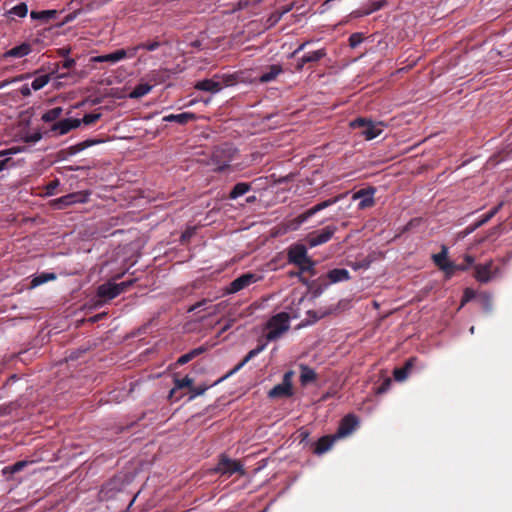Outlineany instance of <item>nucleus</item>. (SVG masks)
I'll return each instance as SVG.
<instances>
[{"label":"nucleus","mask_w":512,"mask_h":512,"mask_svg":"<svg viewBox=\"0 0 512 512\" xmlns=\"http://www.w3.org/2000/svg\"><path fill=\"white\" fill-rule=\"evenodd\" d=\"M287 259L290 264L296 265L300 273L308 272L311 276L316 274V262L312 260L307 253V248L304 244L296 243L287 249Z\"/></svg>","instance_id":"f257e3e1"},{"label":"nucleus","mask_w":512,"mask_h":512,"mask_svg":"<svg viewBox=\"0 0 512 512\" xmlns=\"http://www.w3.org/2000/svg\"><path fill=\"white\" fill-rule=\"evenodd\" d=\"M236 149L232 145L224 143L214 148L211 155V164L215 172H223L229 168L230 162L234 159Z\"/></svg>","instance_id":"f03ea898"},{"label":"nucleus","mask_w":512,"mask_h":512,"mask_svg":"<svg viewBox=\"0 0 512 512\" xmlns=\"http://www.w3.org/2000/svg\"><path fill=\"white\" fill-rule=\"evenodd\" d=\"M350 127L353 129H360L361 135L366 140H372L378 137L383 132V123L378 122L374 123L370 119L366 118H356L350 122Z\"/></svg>","instance_id":"7ed1b4c3"},{"label":"nucleus","mask_w":512,"mask_h":512,"mask_svg":"<svg viewBox=\"0 0 512 512\" xmlns=\"http://www.w3.org/2000/svg\"><path fill=\"white\" fill-rule=\"evenodd\" d=\"M213 471L226 477H231L235 473H239L240 475L245 474V470L241 462L229 458L224 453L219 456L218 463L216 464Z\"/></svg>","instance_id":"20e7f679"},{"label":"nucleus","mask_w":512,"mask_h":512,"mask_svg":"<svg viewBox=\"0 0 512 512\" xmlns=\"http://www.w3.org/2000/svg\"><path fill=\"white\" fill-rule=\"evenodd\" d=\"M268 332L266 338L269 341L276 340L285 331L289 329V317L286 313H278L274 315L267 324Z\"/></svg>","instance_id":"39448f33"},{"label":"nucleus","mask_w":512,"mask_h":512,"mask_svg":"<svg viewBox=\"0 0 512 512\" xmlns=\"http://www.w3.org/2000/svg\"><path fill=\"white\" fill-rule=\"evenodd\" d=\"M292 376H293L292 371L286 372L283 376L282 382L280 384L274 386L268 392L269 398L276 399V398L291 397L293 395Z\"/></svg>","instance_id":"423d86ee"},{"label":"nucleus","mask_w":512,"mask_h":512,"mask_svg":"<svg viewBox=\"0 0 512 512\" xmlns=\"http://www.w3.org/2000/svg\"><path fill=\"white\" fill-rule=\"evenodd\" d=\"M260 279L255 273L247 272L234 279L226 288L225 294L237 293Z\"/></svg>","instance_id":"0eeeda50"},{"label":"nucleus","mask_w":512,"mask_h":512,"mask_svg":"<svg viewBox=\"0 0 512 512\" xmlns=\"http://www.w3.org/2000/svg\"><path fill=\"white\" fill-rule=\"evenodd\" d=\"M343 198V195L336 196L334 198L327 199L325 201H322L315 206L311 207L310 209L306 210L305 212L298 215L293 222L300 226L301 224L305 223L310 217L314 216L316 213L330 207L331 205L337 203L340 199Z\"/></svg>","instance_id":"6e6552de"},{"label":"nucleus","mask_w":512,"mask_h":512,"mask_svg":"<svg viewBox=\"0 0 512 512\" xmlns=\"http://www.w3.org/2000/svg\"><path fill=\"white\" fill-rule=\"evenodd\" d=\"M336 231V226L329 225L320 231H314L312 233H309L306 238V241L311 248L316 247L324 243H327L332 238Z\"/></svg>","instance_id":"1a4fd4ad"},{"label":"nucleus","mask_w":512,"mask_h":512,"mask_svg":"<svg viewBox=\"0 0 512 512\" xmlns=\"http://www.w3.org/2000/svg\"><path fill=\"white\" fill-rule=\"evenodd\" d=\"M102 139H86L76 145L61 149L57 153V157L61 160H65L89 147L102 143Z\"/></svg>","instance_id":"9d476101"},{"label":"nucleus","mask_w":512,"mask_h":512,"mask_svg":"<svg viewBox=\"0 0 512 512\" xmlns=\"http://www.w3.org/2000/svg\"><path fill=\"white\" fill-rule=\"evenodd\" d=\"M88 194L84 192H73L53 200V206L56 209H64L75 203H85Z\"/></svg>","instance_id":"9b49d317"},{"label":"nucleus","mask_w":512,"mask_h":512,"mask_svg":"<svg viewBox=\"0 0 512 512\" xmlns=\"http://www.w3.org/2000/svg\"><path fill=\"white\" fill-rule=\"evenodd\" d=\"M375 192H376V189L374 187L363 188V189L356 191L353 194L352 199L353 200L360 199V202L358 204V208L360 210L371 208L375 204V200H374Z\"/></svg>","instance_id":"f8f14e48"},{"label":"nucleus","mask_w":512,"mask_h":512,"mask_svg":"<svg viewBox=\"0 0 512 512\" xmlns=\"http://www.w3.org/2000/svg\"><path fill=\"white\" fill-rule=\"evenodd\" d=\"M80 125V119L66 118L51 124L49 131L54 135H64L70 130L78 128Z\"/></svg>","instance_id":"ddd939ff"},{"label":"nucleus","mask_w":512,"mask_h":512,"mask_svg":"<svg viewBox=\"0 0 512 512\" xmlns=\"http://www.w3.org/2000/svg\"><path fill=\"white\" fill-rule=\"evenodd\" d=\"M358 425V417L354 414H347L340 421L336 437L341 438L350 435Z\"/></svg>","instance_id":"4468645a"},{"label":"nucleus","mask_w":512,"mask_h":512,"mask_svg":"<svg viewBox=\"0 0 512 512\" xmlns=\"http://www.w3.org/2000/svg\"><path fill=\"white\" fill-rule=\"evenodd\" d=\"M474 257L471 255L466 254L465 255V262L466 265H457L452 261H448L444 265H440V270H442L447 278H450L456 271H465L467 270L473 263H474Z\"/></svg>","instance_id":"2eb2a0df"},{"label":"nucleus","mask_w":512,"mask_h":512,"mask_svg":"<svg viewBox=\"0 0 512 512\" xmlns=\"http://www.w3.org/2000/svg\"><path fill=\"white\" fill-rule=\"evenodd\" d=\"M493 261L490 260L485 264H477L474 266V277L480 283H487L492 279Z\"/></svg>","instance_id":"dca6fc26"},{"label":"nucleus","mask_w":512,"mask_h":512,"mask_svg":"<svg viewBox=\"0 0 512 512\" xmlns=\"http://www.w3.org/2000/svg\"><path fill=\"white\" fill-rule=\"evenodd\" d=\"M97 295L100 298L111 300L120 295L117 283L107 282L97 288Z\"/></svg>","instance_id":"f3484780"},{"label":"nucleus","mask_w":512,"mask_h":512,"mask_svg":"<svg viewBox=\"0 0 512 512\" xmlns=\"http://www.w3.org/2000/svg\"><path fill=\"white\" fill-rule=\"evenodd\" d=\"M197 116L193 112H183L180 114H169L163 117L164 122H175L179 125H186L189 122L195 121Z\"/></svg>","instance_id":"a211bd4d"},{"label":"nucleus","mask_w":512,"mask_h":512,"mask_svg":"<svg viewBox=\"0 0 512 512\" xmlns=\"http://www.w3.org/2000/svg\"><path fill=\"white\" fill-rule=\"evenodd\" d=\"M326 277L329 280V284L348 281L351 278L349 271L343 268H335L328 271ZM327 285L328 283L325 284V286Z\"/></svg>","instance_id":"6ab92c4d"},{"label":"nucleus","mask_w":512,"mask_h":512,"mask_svg":"<svg viewBox=\"0 0 512 512\" xmlns=\"http://www.w3.org/2000/svg\"><path fill=\"white\" fill-rule=\"evenodd\" d=\"M335 438H337L336 435L322 436L317 442H315L313 452L317 455L327 452L333 446Z\"/></svg>","instance_id":"aec40b11"},{"label":"nucleus","mask_w":512,"mask_h":512,"mask_svg":"<svg viewBox=\"0 0 512 512\" xmlns=\"http://www.w3.org/2000/svg\"><path fill=\"white\" fill-rule=\"evenodd\" d=\"M326 56L325 49H319L305 54L298 62L297 69L302 70L304 65L311 62H318Z\"/></svg>","instance_id":"412c9836"},{"label":"nucleus","mask_w":512,"mask_h":512,"mask_svg":"<svg viewBox=\"0 0 512 512\" xmlns=\"http://www.w3.org/2000/svg\"><path fill=\"white\" fill-rule=\"evenodd\" d=\"M123 59H125L124 49H118L109 54L95 56L92 58V61L96 62V63H101V62L116 63Z\"/></svg>","instance_id":"4be33fe9"},{"label":"nucleus","mask_w":512,"mask_h":512,"mask_svg":"<svg viewBox=\"0 0 512 512\" xmlns=\"http://www.w3.org/2000/svg\"><path fill=\"white\" fill-rule=\"evenodd\" d=\"M281 73H283V68L279 64L270 65L267 71L263 72L259 78L261 83H268L275 80Z\"/></svg>","instance_id":"5701e85b"},{"label":"nucleus","mask_w":512,"mask_h":512,"mask_svg":"<svg viewBox=\"0 0 512 512\" xmlns=\"http://www.w3.org/2000/svg\"><path fill=\"white\" fill-rule=\"evenodd\" d=\"M195 88L201 91L217 93L222 89V86L218 81H215L214 79H204L198 81L195 84Z\"/></svg>","instance_id":"b1692460"},{"label":"nucleus","mask_w":512,"mask_h":512,"mask_svg":"<svg viewBox=\"0 0 512 512\" xmlns=\"http://www.w3.org/2000/svg\"><path fill=\"white\" fill-rule=\"evenodd\" d=\"M300 383L303 386H306L310 383H313L317 380V374L314 369L310 368L307 365L300 366Z\"/></svg>","instance_id":"393cba45"},{"label":"nucleus","mask_w":512,"mask_h":512,"mask_svg":"<svg viewBox=\"0 0 512 512\" xmlns=\"http://www.w3.org/2000/svg\"><path fill=\"white\" fill-rule=\"evenodd\" d=\"M251 184L247 182H239L234 185L228 195V199L235 200L251 190Z\"/></svg>","instance_id":"a878e982"},{"label":"nucleus","mask_w":512,"mask_h":512,"mask_svg":"<svg viewBox=\"0 0 512 512\" xmlns=\"http://www.w3.org/2000/svg\"><path fill=\"white\" fill-rule=\"evenodd\" d=\"M31 51V46L29 43H22L19 46L13 47L10 50H8L4 57H14V58H22L26 55H28Z\"/></svg>","instance_id":"bb28decb"},{"label":"nucleus","mask_w":512,"mask_h":512,"mask_svg":"<svg viewBox=\"0 0 512 512\" xmlns=\"http://www.w3.org/2000/svg\"><path fill=\"white\" fill-rule=\"evenodd\" d=\"M266 347V344H259L256 348L250 350L247 355L242 359L241 362H239L234 369L231 371V373H235L238 370H240L246 363H248L251 359L256 357L258 354H260Z\"/></svg>","instance_id":"cd10ccee"},{"label":"nucleus","mask_w":512,"mask_h":512,"mask_svg":"<svg viewBox=\"0 0 512 512\" xmlns=\"http://www.w3.org/2000/svg\"><path fill=\"white\" fill-rule=\"evenodd\" d=\"M58 15V11L55 9L34 11V21H40L42 23H50L55 20Z\"/></svg>","instance_id":"c85d7f7f"},{"label":"nucleus","mask_w":512,"mask_h":512,"mask_svg":"<svg viewBox=\"0 0 512 512\" xmlns=\"http://www.w3.org/2000/svg\"><path fill=\"white\" fill-rule=\"evenodd\" d=\"M152 87L153 86L148 83H140L137 86H135V88L130 92L129 97L132 99L141 98L148 94L151 91Z\"/></svg>","instance_id":"c756f323"},{"label":"nucleus","mask_w":512,"mask_h":512,"mask_svg":"<svg viewBox=\"0 0 512 512\" xmlns=\"http://www.w3.org/2000/svg\"><path fill=\"white\" fill-rule=\"evenodd\" d=\"M413 367V359H409L405 362L402 368H397L394 370V378L397 381H403L407 378L410 369Z\"/></svg>","instance_id":"7c9ffc66"},{"label":"nucleus","mask_w":512,"mask_h":512,"mask_svg":"<svg viewBox=\"0 0 512 512\" xmlns=\"http://www.w3.org/2000/svg\"><path fill=\"white\" fill-rule=\"evenodd\" d=\"M28 464H29V461H27V460L18 461L16 463H14L13 465L4 467L2 470V473H3V475L12 476V475L18 473L19 471H21L24 467L28 466Z\"/></svg>","instance_id":"2f4dec72"},{"label":"nucleus","mask_w":512,"mask_h":512,"mask_svg":"<svg viewBox=\"0 0 512 512\" xmlns=\"http://www.w3.org/2000/svg\"><path fill=\"white\" fill-rule=\"evenodd\" d=\"M204 348L203 347H199V348H196V349H193L191 350L190 352L184 354V355H181L178 360H177V364L179 365H184L188 362H190L192 359H194L196 356L202 354L204 352Z\"/></svg>","instance_id":"473e14b6"},{"label":"nucleus","mask_w":512,"mask_h":512,"mask_svg":"<svg viewBox=\"0 0 512 512\" xmlns=\"http://www.w3.org/2000/svg\"><path fill=\"white\" fill-rule=\"evenodd\" d=\"M62 108L61 107H55L47 112H45L43 115H42V120L46 123H55L56 120L60 117V115L62 114Z\"/></svg>","instance_id":"72a5a7b5"},{"label":"nucleus","mask_w":512,"mask_h":512,"mask_svg":"<svg viewBox=\"0 0 512 512\" xmlns=\"http://www.w3.org/2000/svg\"><path fill=\"white\" fill-rule=\"evenodd\" d=\"M433 262L440 269V265H444L448 260V248L442 246L441 251L437 254L432 255Z\"/></svg>","instance_id":"f704fd0d"},{"label":"nucleus","mask_w":512,"mask_h":512,"mask_svg":"<svg viewBox=\"0 0 512 512\" xmlns=\"http://www.w3.org/2000/svg\"><path fill=\"white\" fill-rule=\"evenodd\" d=\"M502 232H503V225L498 224V225L492 227L490 230H488L485 237L479 239L478 242L483 243L484 241L489 240V239H496L497 237H499L502 234Z\"/></svg>","instance_id":"c9c22d12"},{"label":"nucleus","mask_w":512,"mask_h":512,"mask_svg":"<svg viewBox=\"0 0 512 512\" xmlns=\"http://www.w3.org/2000/svg\"><path fill=\"white\" fill-rule=\"evenodd\" d=\"M56 274L52 272L40 273L34 276V287L42 285L48 281H52L56 279Z\"/></svg>","instance_id":"e433bc0d"},{"label":"nucleus","mask_w":512,"mask_h":512,"mask_svg":"<svg viewBox=\"0 0 512 512\" xmlns=\"http://www.w3.org/2000/svg\"><path fill=\"white\" fill-rule=\"evenodd\" d=\"M348 265L355 271L360 269H368L371 265V260L368 257L363 258L359 261H350Z\"/></svg>","instance_id":"4c0bfd02"},{"label":"nucleus","mask_w":512,"mask_h":512,"mask_svg":"<svg viewBox=\"0 0 512 512\" xmlns=\"http://www.w3.org/2000/svg\"><path fill=\"white\" fill-rule=\"evenodd\" d=\"M503 205H504V202L501 201L495 207H493L489 212L482 215L480 217V219L482 220V223L486 224L487 222H489L501 210Z\"/></svg>","instance_id":"58836bf2"},{"label":"nucleus","mask_w":512,"mask_h":512,"mask_svg":"<svg viewBox=\"0 0 512 512\" xmlns=\"http://www.w3.org/2000/svg\"><path fill=\"white\" fill-rule=\"evenodd\" d=\"M28 12V7L25 3H20L14 6L12 9L8 11L9 15H15L18 17H25Z\"/></svg>","instance_id":"ea45409f"},{"label":"nucleus","mask_w":512,"mask_h":512,"mask_svg":"<svg viewBox=\"0 0 512 512\" xmlns=\"http://www.w3.org/2000/svg\"><path fill=\"white\" fill-rule=\"evenodd\" d=\"M174 382H175L176 389H183V388L190 389L191 386L193 385V379L190 378L189 376H185L184 378H181V379H175Z\"/></svg>","instance_id":"a19ab883"},{"label":"nucleus","mask_w":512,"mask_h":512,"mask_svg":"<svg viewBox=\"0 0 512 512\" xmlns=\"http://www.w3.org/2000/svg\"><path fill=\"white\" fill-rule=\"evenodd\" d=\"M208 388H209V386H207V385H199V386L192 385L191 388L189 389V392L191 393L189 399H194L197 396L203 395Z\"/></svg>","instance_id":"79ce46f5"},{"label":"nucleus","mask_w":512,"mask_h":512,"mask_svg":"<svg viewBox=\"0 0 512 512\" xmlns=\"http://www.w3.org/2000/svg\"><path fill=\"white\" fill-rule=\"evenodd\" d=\"M290 10H291V7H287L285 9H283L281 12L276 11V12L272 13L270 15V17L268 18L269 25L270 26L275 25L282 18V16L285 13L289 12Z\"/></svg>","instance_id":"37998d69"},{"label":"nucleus","mask_w":512,"mask_h":512,"mask_svg":"<svg viewBox=\"0 0 512 512\" xmlns=\"http://www.w3.org/2000/svg\"><path fill=\"white\" fill-rule=\"evenodd\" d=\"M101 118L100 113H89L85 114L84 117L80 120L81 123L85 125H92L96 123Z\"/></svg>","instance_id":"c03bdc74"},{"label":"nucleus","mask_w":512,"mask_h":512,"mask_svg":"<svg viewBox=\"0 0 512 512\" xmlns=\"http://www.w3.org/2000/svg\"><path fill=\"white\" fill-rule=\"evenodd\" d=\"M165 71H160V70H154V71H151V73L148 75L149 77V80L150 81H153L154 83H161L164 81L165 79Z\"/></svg>","instance_id":"a18cd8bd"},{"label":"nucleus","mask_w":512,"mask_h":512,"mask_svg":"<svg viewBox=\"0 0 512 512\" xmlns=\"http://www.w3.org/2000/svg\"><path fill=\"white\" fill-rule=\"evenodd\" d=\"M113 485H114V482L110 481L102 487V489L100 491L101 499H108V498L113 497V494H109L114 489Z\"/></svg>","instance_id":"49530a36"},{"label":"nucleus","mask_w":512,"mask_h":512,"mask_svg":"<svg viewBox=\"0 0 512 512\" xmlns=\"http://www.w3.org/2000/svg\"><path fill=\"white\" fill-rule=\"evenodd\" d=\"M161 46V42L158 40L147 41L139 44V47L147 51H155Z\"/></svg>","instance_id":"de8ad7c7"},{"label":"nucleus","mask_w":512,"mask_h":512,"mask_svg":"<svg viewBox=\"0 0 512 512\" xmlns=\"http://www.w3.org/2000/svg\"><path fill=\"white\" fill-rule=\"evenodd\" d=\"M349 45L351 48H356L363 41V37L361 33H353L349 37Z\"/></svg>","instance_id":"09e8293b"},{"label":"nucleus","mask_w":512,"mask_h":512,"mask_svg":"<svg viewBox=\"0 0 512 512\" xmlns=\"http://www.w3.org/2000/svg\"><path fill=\"white\" fill-rule=\"evenodd\" d=\"M59 186V180L54 179L50 181L45 187H44V194L45 195H53L55 193V190Z\"/></svg>","instance_id":"8fccbe9b"},{"label":"nucleus","mask_w":512,"mask_h":512,"mask_svg":"<svg viewBox=\"0 0 512 512\" xmlns=\"http://www.w3.org/2000/svg\"><path fill=\"white\" fill-rule=\"evenodd\" d=\"M48 82L46 75H40L34 78V91L41 89Z\"/></svg>","instance_id":"3c124183"},{"label":"nucleus","mask_w":512,"mask_h":512,"mask_svg":"<svg viewBox=\"0 0 512 512\" xmlns=\"http://www.w3.org/2000/svg\"><path fill=\"white\" fill-rule=\"evenodd\" d=\"M31 87L32 84L23 83L16 91H19L22 96L27 97L31 94Z\"/></svg>","instance_id":"603ef678"},{"label":"nucleus","mask_w":512,"mask_h":512,"mask_svg":"<svg viewBox=\"0 0 512 512\" xmlns=\"http://www.w3.org/2000/svg\"><path fill=\"white\" fill-rule=\"evenodd\" d=\"M382 8V3L381 2H372L371 3V8L366 10V11H363V12H360L357 14V16H361V15H368L374 11H377L379 9Z\"/></svg>","instance_id":"864d4df0"},{"label":"nucleus","mask_w":512,"mask_h":512,"mask_svg":"<svg viewBox=\"0 0 512 512\" xmlns=\"http://www.w3.org/2000/svg\"><path fill=\"white\" fill-rule=\"evenodd\" d=\"M140 49H142V47H139V44L129 47L128 49H124L125 58H133Z\"/></svg>","instance_id":"5fc2aeb1"},{"label":"nucleus","mask_w":512,"mask_h":512,"mask_svg":"<svg viewBox=\"0 0 512 512\" xmlns=\"http://www.w3.org/2000/svg\"><path fill=\"white\" fill-rule=\"evenodd\" d=\"M135 281H136V279H131L128 281L118 283L117 286H118L120 294L125 292L130 286H132L135 283Z\"/></svg>","instance_id":"6e6d98bb"},{"label":"nucleus","mask_w":512,"mask_h":512,"mask_svg":"<svg viewBox=\"0 0 512 512\" xmlns=\"http://www.w3.org/2000/svg\"><path fill=\"white\" fill-rule=\"evenodd\" d=\"M391 386V380L385 379L381 385L377 388L376 392L377 394H383L385 393Z\"/></svg>","instance_id":"4d7b16f0"},{"label":"nucleus","mask_w":512,"mask_h":512,"mask_svg":"<svg viewBox=\"0 0 512 512\" xmlns=\"http://www.w3.org/2000/svg\"><path fill=\"white\" fill-rule=\"evenodd\" d=\"M210 302V300L208 299H203L201 301H198L196 302L195 304H193L189 309L188 311L189 312H192V311H195L197 309H200V308H204L208 303Z\"/></svg>","instance_id":"13d9d810"},{"label":"nucleus","mask_w":512,"mask_h":512,"mask_svg":"<svg viewBox=\"0 0 512 512\" xmlns=\"http://www.w3.org/2000/svg\"><path fill=\"white\" fill-rule=\"evenodd\" d=\"M474 296V292L471 290V289H466L464 291V295H463V299H462V303H465L467 301H469L470 299H472Z\"/></svg>","instance_id":"bf43d9fd"},{"label":"nucleus","mask_w":512,"mask_h":512,"mask_svg":"<svg viewBox=\"0 0 512 512\" xmlns=\"http://www.w3.org/2000/svg\"><path fill=\"white\" fill-rule=\"evenodd\" d=\"M75 65L74 59H65L63 61V68L65 69H71Z\"/></svg>","instance_id":"052dcab7"},{"label":"nucleus","mask_w":512,"mask_h":512,"mask_svg":"<svg viewBox=\"0 0 512 512\" xmlns=\"http://www.w3.org/2000/svg\"><path fill=\"white\" fill-rule=\"evenodd\" d=\"M475 230L473 229V227L471 225L467 226L461 233L460 235L462 237H466L468 236L469 234L473 233Z\"/></svg>","instance_id":"680f3d73"},{"label":"nucleus","mask_w":512,"mask_h":512,"mask_svg":"<svg viewBox=\"0 0 512 512\" xmlns=\"http://www.w3.org/2000/svg\"><path fill=\"white\" fill-rule=\"evenodd\" d=\"M10 163V158H4L0 160V172L7 168Z\"/></svg>","instance_id":"e2e57ef3"},{"label":"nucleus","mask_w":512,"mask_h":512,"mask_svg":"<svg viewBox=\"0 0 512 512\" xmlns=\"http://www.w3.org/2000/svg\"><path fill=\"white\" fill-rule=\"evenodd\" d=\"M20 150L18 148H10L9 150L0 152V157L5 156L7 154L17 153Z\"/></svg>","instance_id":"0e129e2a"},{"label":"nucleus","mask_w":512,"mask_h":512,"mask_svg":"<svg viewBox=\"0 0 512 512\" xmlns=\"http://www.w3.org/2000/svg\"><path fill=\"white\" fill-rule=\"evenodd\" d=\"M105 315H106V313H100V314H97V315H95V316L91 317V318H90V321H91L92 323H94V322H96V321H98V320L102 319Z\"/></svg>","instance_id":"69168bd1"},{"label":"nucleus","mask_w":512,"mask_h":512,"mask_svg":"<svg viewBox=\"0 0 512 512\" xmlns=\"http://www.w3.org/2000/svg\"><path fill=\"white\" fill-rule=\"evenodd\" d=\"M308 42H304L298 46V48L292 53V56L297 55L300 51H302Z\"/></svg>","instance_id":"338daca9"},{"label":"nucleus","mask_w":512,"mask_h":512,"mask_svg":"<svg viewBox=\"0 0 512 512\" xmlns=\"http://www.w3.org/2000/svg\"><path fill=\"white\" fill-rule=\"evenodd\" d=\"M484 223H482V220L479 218L475 223L471 224L474 230L478 229L479 227L483 226Z\"/></svg>","instance_id":"774afa93"}]
</instances>
